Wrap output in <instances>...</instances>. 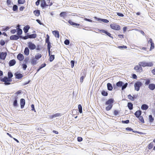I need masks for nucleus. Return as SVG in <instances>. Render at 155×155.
Returning <instances> with one entry per match:
<instances>
[{
    "label": "nucleus",
    "mask_w": 155,
    "mask_h": 155,
    "mask_svg": "<svg viewBox=\"0 0 155 155\" xmlns=\"http://www.w3.org/2000/svg\"><path fill=\"white\" fill-rule=\"evenodd\" d=\"M128 85V83H124L123 81H119L117 82L116 84H114L113 88L114 90H118L119 87H121V90L124 91Z\"/></svg>",
    "instance_id": "obj_1"
},
{
    "label": "nucleus",
    "mask_w": 155,
    "mask_h": 155,
    "mask_svg": "<svg viewBox=\"0 0 155 155\" xmlns=\"http://www.w3.org/2000/svg\"><path fill=\"white\" fill-rule=\"evenodd\" d=\"M114 102V100L113 98H110L106 101L105 102V105H108L105 108L107 111H109L112 108L113 104Z\"/></svg>",
    "instance_id": "obj_2"
},
{
    "label": "nucleus",
    "mask_w": 155,
    "mask_h": 155,
    "mask_svg": "<svg viewBox=\"0 0 155 155\" xmlns=\"http://www.w3.org/2000/svg\"><path fill=\"white\" fill-rule=\"evenodd\" d=\"M0 81L4 82V84L5 85H8L11 84V82L12 81L11 78H8L7 76H4L3 77H1L0 78Z\"/></svg>",
    "instance_id": "obj_3"
},
{
    "label": "nucleus",
    "mask_w": 155,
    "mask_h": 155,
    "mask_svg": "<svg viewBox=\"0 0 155 155\" xmlns=\"http://www.w3.org/2000/svg\"><path fill=\"white\" fill-rule=\"evenodd\" d=\"M37 36V35L35 33H33L31 34H30L29 33L25 34V36H21V37L23 40H26L28 39H34Z\"/></svg>",
    "instance_id": "obj_4"
},
{
    "label": "nucleus",
    "mask_w": 155,
    "mask_h": 155,
    "mask_svg": "<svg viewBox=\"0 0 155 155\" xmlns=\"http://www.w3.org/2000/svg\"><path fill=\"white\" fill-rule=\"evenodd\" d=\"M68 23L71 25L74 26V27H76V28H80L84 27L83 25L74 22L71 20H69Z\"/></svg>",
    "instance_id": "obj_5"
},
{
    "label": "nucleus",
    "mask_w": 155,
    "mask_h": 155,
    "mask_svg": "<svg viewBox=\"0 0 155 155\" xmlns=\"http://www.w3.org/2000/svg\"><path fill=\"white\" fill-rule=\"evenodd\" d=\"M143 84L140 81H137L134 84V87L135 90L138 91H139L140 87L142 86Z\"/></svg>",
    "instance_id": "obj_6"
},
{
    "label": "nucleus",
    "mask_w": 155,
    "mask_h": 155,
    "mask_svg": "<svg viewBox=\"0 0 155 155\" xmlns=\"http://www.w3.org/2000/svg\"><path fill=\"white\" fill-rule=\"evenodd\" d=\"M18 95L15 96L13 98V102L12 105L13 107L16 108L19 107V104L18 103Z\"/></svg>",
    "instance_id": "obj_7"
},
{
    "label": "nucleus",
    "mask_w": 155,
    "mask_h": 155,
    "mask_svg": "<svg viewBox=\"0 0 155 155\" xmlns=\"http://www.w3.org/2000/svg\"><path fill=\"white\" fill-rule=\"evenodd\" d=\"M28 47L31 50H33L36 49V46L31 41L28 42Z\"/></svg>",
    "instance_id": "obj_8"
},
{
    "label": "nucleus",
    "mask_w": 155,
    "mask_h": 155,
    "mask_svg": "<svg viewBox=\"0 0 155 155\" xmlns=\"http://www.w3.org/2000/svg\"><path fill=\"white\" fill-rule=\"evenodd\" d=\"M21 36H18L17 35H13L10 36V39L11 40H17L19 38L20 39H23V38L21 37Z\"/></svg>",
    "instance_id": "obj_9"
},
{
    "label": "nucleus",
    "mask_w": 155,
    "mask_h": 155,
    "mask_svg": "<svg viewBox=\"0 0 155 155\" xmlns=\"http://www.w3.org/2000/svg\"><path fill=\"white\" fill-rule=\"evenodd\" d=\"M110 27L112 29L117 31L120 30V27L119 25L115 24H112L110 25Z\"/></svg>",
    "instance_id": "obj_10"
},
{
    "label": "nucleus",
    "mask_w": 155,
    "mask_h": 155,
    "mask_svg": "<svg viewBox=\"0 0 155 155\" xmlns=\"http://www.w3.org/2000/svg\"><path fill=\"white\" fill-rule=\"evenodd\" d=\"M94 18L97 21H100V22H102L105 23H108L109 22V21L108 20L106 19L97 18L96 16L94 17Z\"/></svg>",
    "instance_id": "obj_11"
},
{
    "label": "nucleus",
    "mask_w": 155,
    "mask_h": 155,
    "mask_svg": "<svg viewBox=\"0 0 155 155\" xmlns=\"http://www.w3.org/2000/svg\"><path fill=\"white\" fill-rule=\"evenodd\" d=\"M150 43V47L149 51H151L155 47L153 41L152 39L151 38H150L149 40L148 41V43L149 44Z\"/></svg>",
    "instance_id": "obj_12"
},
{
    "label": "nucleus",
    "mask_w": 155,
    "mask_h": 155,
    "mask_svg": "<svg viewBox=\"0 0 155 155\" xmlns=\"http://www.w3.org/2000/svg\"><path fill=\"white\" fill-rule=\"evenodd\" d=\"M45 0H41V1L40 6L42 9H44L46 7L49 6L48 4H47Z\"/></svg>",
    "instance_id": "obj_13"
},
{
    "label": "nucleus",
    "mask_w": 155,
    "mask_h": 155,
    "mask_svg": "<svg viewBox=\"0 0 155 155\" xmlns=\"http://www.w3.org/2000/svg\"><path fill=\"white\" fill-rule=\"evenodd\" d=\"M134 69L136 70L137 72L140 73L142 72L143 70L141 66L139 65H136L134 68Z\"/></svg>",
    "instance_id": "obj_14"
},
{
    "label": "nucleus",
    "mask_w": 155,
    "mask_h": 155,
    "mask_svg": "<svg viewBox=\"0 0 155 155\" xmlns=\"http://www.w3.org/2000/svg\"><path fill=\"white\" fill-rule=\"evenodd\" d=\"M7 54V52L6 51L0 52V59L4 60L6 58Z\"/></svg>",
    "instance_id": "obj_15"
},
{
    "label": "nucleus",
    "mask_w": 155,
    "mask_h": 155,
    "mask_svg": "<svg viewBox=\"0 0 155 155\" xmlns=\"http://www.w3.org/2000/svg\"><path fill=\"white\" fill-rule=\"evenodd\" d=\"M14 75L16 78L19 79H21L23 77V74L18 72H15L14 74Z\"/></svg>",
    "instance_id": "obj_16"
},
{
    "label": "nucleus",
    "mask_w": 155,
    "mask_h": 155,
    "mask_svg": "<svg viewBox=\"0 0 155 155\" xmlns=\"http://www.w3.org/2000/svg\"><path fill=\"white\" fill-rule=\"evenodd\" d=\"M25 100L24 98H21L20 100V107L21 109L24 108L25 105Z\"/></svg>",
    "instance_id": "obj_17"
},
{
    "label": "nucleus",
    "mask_w": 155,
    "mask_h": 155,
    "mask_svg": "<svg viewBox=\"0 0 155 155\" xmlns=\"http://www.w3.org/2000/svg\"><path fill=\"white\" fill-rule=\"evenodd\" d=\"M17 58L20 61H22L24 59V56L23 54L19 53L17 55Z\"/></svg>",
    "instance_id": "obj_18"
},
{
    "label": "nucleus",
    "mask_w": 155,
    "mask_h": 155,
    "mask_svg": "<svg viewBox=\"0 0 155 155\" xmlns=\"http://www.w3.org/2000/svg\"><path fill=\"white\" fill-rule=\"evenodd\" d=\"M142 113V112L141 110H138L136 111L135 112V113H134V114L136 117L138 118L139 117L141 116Z\"/></svg>",
    "instance_id": "obj_19"
},
{
    "label": "nucleus",
    "mask_w": 155,
    "mask_h": 155,
    "mask_svg": "<svg viewBox=\"0 0 155 155\" xmlns=\"http://www.w3.org/2000/svg\"><path fill=\"white\" fill-rule=\"evenodd\" d=\"M16 63V61L15 59H13L10 60L8 62V65L9 66L11 67L14 65Z\"/></svg>",
    "instance_id": "obj_20"
},
{
    "label": "nucleus",
    "mask_w": 155,
    "mask_h": 155,
    "mask_svg": "<svg viewBox=\"0 0 155 155\" xmlns=\"http://www.w3.org/2000/svg\"><path fill=\"white\" fill-rule=\"evenodd\" d=\"M86 73L84 72H83L81 73V77L80 79V81L81 83H82L83 82V80L86 77Z\"/></svg>",
    "instance_id": "obj_21"
},
{
    "label": "nucleus",
    "mask_w": 155,
    "mask_h": 155,
    "mask_svg": "<svg viewBox=\"0 0 155 155\" xmlns=\"http://www.w3.org/2000/svg\"><path fill=\"white\" fill-rule=\"evenodd\" d=\"M30 28V27L29 25H27L25 26L23 28V30L25 34L28 33L29 29Z\"/></svg>",
    "instance_id": "obj_22"
},
{
    "label": "nucleus",
    "mask_w": 155,
    "mask_h": 155,
    "mask_svg": "<svg viewBox=\"0 0 155 155\" xmlns=\"http://www.w3.org/2000/svg\"><path fill=\"white\" fill-rule=\"evenodd\" d=\"M67 12H61L59 14L60 17L65 18L67 16Z\"/></svg>",
    "instance_id": "obj_23"
},
{
    "label": "nucleus",
    "mask_w": 155,
    "mask_h": 155,
    "mask_svg": "<svg viewBox=\"0 0 155 155\" xmlns=\"http://www.w3.org/2000/svg\"><path fill=\"white\" fill-rule=\"evenodd\" d=\"M148 88L151 91H153L155 89V84L153 83L150 84L148 85Z\"/></svg>",
    "instance_id": "obj_24"
},
{
    "label": "nucleus",
    "mask_w": 155,
    "mask_h": 155,
    "mask_svg": "<svg viewBox=\"0 0 155 155\" xmlns=\"http://www.w3.org/2000/svg\"><path fill=\"white\" fill-rule=\"evenodd\" d=\"M29 49L28 47H26L25 48L24 50V54L26 56H28L29 54Z\"/></svg>",
    "instance_id": "obj_25"
},
{
    "label": "nucleus",
    "mask_w": 155,
    "mask_h": 155,
    "mask_svg": "<svg viewBox=\"0 0 155 155\" xmlns=\"http://www.w3.org/2000/svg\"><path fill=\"white\" fill-rule=\"evenodd\" d=\"M52 33L55 37L59 38V33L58 31L54 30L53 31H52Z\"/></svg>",
    "instance_id": "obj_26"
},
{
    "label": "nucleus",
    "mask_w": 155,
    "mask_h": 155,
    "mask_svg": "<svg viewBox=\"0 0 155 155\" xmlns=\"http://www.w3.org/2000/svg\"><path fill=\"white\" fill-rule=\"evenodd\" d=\"M107 89L108 91H111L112 90L113 88V86H112V84L110 83H108L107 84Z\"/></svg>",
    "instance_id": "obj_27"
},
{
    "label": "nucleus",
    "mask_w": 155,
    "mask_h": 155,
    "mask_svg": "<svg viewBox=\"0 0 155 155\" xmlns=\"http://www.w3.org/2000/svg\"><path fill=\"white\" fill-rule=\"evenodd\" d=\"M143 80L145 81L144 83L145 86L149 85L150 84L151 79L150 78H146L143 79Z\"/></svg>",
    "instance_id": "obj_28"
},
{
    "label": "nucleus",
    "mask_w": 155,
    "mask_h": 155,
    "mask_svg": "<svg viewBox=\"0 0 155 155\" xmlns=\"http://www.w3.org/2000/svg\"><path fill=\"white\" fill-rule=\"evenodd\" d=\"M148 108V106L147 104H142L141 107V109L143 110H146Z\"/></svg>",
    "instance_id": "obj_29"
},
{
    "label": "nucleus",
    "mask_w": 155,
    "mask_h": 155,
    "mask_svg": "<svg viewBox=\"0 0 155 155\" xmlns=\"http://www.w3.org/2000/svg\"><path fill=\"white\" fill-rule=\"evenodd\" d=\"M103 31L104 32L103 33H104L110 38H112V39H113V37L112 36L111 34L109 32H108L107 30L104 29Z\"/></svg>",
    "instance_id": "obj_30"
},
{
    "label": "nucleus",
    "mask_w": 155,
    "mask_h": 155,
    "mask_svg": "<svg viewBox=\"0 0 155 155\" xmlns=\"http://www.w3.org/2000/svg\"><path fill=\"white\" fill-rule=\"evenodd\" d=\"M120 111L115 110L113 112V114L114 115L117 117L120 116Z\"/></svg>",
    "instance_id": "obj_31"
},
{
    "label": "nucleus",
    "mask_w": 155,
    "mask_h": 155,
    "mask_svg": "<svg viewBox=\"0 0 155 155\" xmlns=\"http://www.w3.org/2000/svg\"><path fill=\"white\" fill-rule=\"evenodd\" d=\"M154 120V118L153 117L152 115L151 114H150L149 116L148 121L151 124L153 122Z\"/></svg>",
    "instance_id": "obj_32"
},
{
    "label": "nucleus",
    "mask_w": 155,
    "mask_h": 155,
    "mask_svg": "<svg viewBox=\"0 0 155 155\" xmlns=\"http://www.w3.org/2000/svg\"><path fill=\"white\" fill-rule=\"evenodd\" d=\"M17 35L18 36L21 35L22 34V29L20 28H17Z\"/></svg>",
    "instance_id": "obj_33"
},
{
    "label": "nucleus",
    "mask_w": 155,
    "mask_h": 155,
    "mask_svg": "<svg viewBox=\"0 0 155 155\" xmlns=\"http://www.w3.org/2000/svg\"><path fill=\"white\" fill-rule=\"evenodd\" d=\"M61 115L60 113H56L53 114H51L50 115L49 117L51 119H52L54 117H58Z\"/></svg>",
    "instance_id": "obj_34"
},
{
    "label": "nucleus",
    "mask_w": 155,
    "mask_h": 155,
    "mask_svg": "<svg viewBox=\"0 0 155 155\" xmlns=\"http://www.w3.org/2000/svg\"><path fill=\"white\" fill-rule=\"evenodd\" d=\"M133 104L130 102H129L127 103V107L128 109L130 110H132L133 109Z\"/></svg>",
    "instance_id": "obj_35"
},
{
    "label": "nucleus",
    "mask_w": 155,
    "mask_h": 155,
    "mask_svg": "<svg viewBox=\"0 0 155 155\" xmlns=\"http://www.w3.org/2000/svg\"><path fill=\"white\" fill-rule=\"evenodd\" d=\"M33 13L36 16H38L40 15V11L39 10H35L33 11Z\"/></svg>",
    "instance_id": "obj_36"
},
{
    "label": "nucleus",
    "mask_w": 155,
    "mask_h": 155,
    "mask_svg": "<svg viewBox=\"0 0 155 155\" xmlns=\"http://www.w3.org/2000/svg\"><path fill=\"white\" fill-rule=\"evenodd\" d=\"M49 58L48 60L50 62H51L53 61L55 58V56L54 54H52L49 56Z\"/></svg>",
    "instance_id": "obj_37"
},
{
    "label": "nucleus",
    "mask_w": 155,
    "mask_h": 155,
    "mask_svg": "<svg viewBox=\"0 0 155 155\" xmlns=\"http://www.w3.org/2000/svg\"><path fill=\"white\" fill-rule=\"evenodd\" d=\"M101 95L104 96H107L108 95L107 91L103 90L101 92Z\"/></svg>",
    "instance_id": "obj_38"
},
{
    "label": "nucleus",
    "mask_w": 155,
    "mask_h": 155,
    "mask_svg": "<svg viewBox=\"0 0 155 155\" xmlns=\"http://www.w3.org/2000/svg\"><path fill=\"white\" fill-rule=\"evenodd\" d=\"M37 60L35 58H33L31 61V64L33 65H35L36 64Z\"/></svg>",
    "instance_id": "obj_39"
},
{
    "label": "nucleus",
    "mask_w": 155,
    "mask_h": 155,
    "mask_svg": "<svg viewBox=\"0 0 155 155\" xmlns=\"http://www.w3.org/2000/svg\"><path fill=\"white\" fill-rule=\"evenodd\" d=\"M138 64L141 66V67H146V61H140L138 63Z\"/></svg>",
    "instance_id": "obj_40"
},
{
    "label": "nucleus",
    "mask_w": 155,
    "mask_h": 155,
    "mask_svg": "<svg viewBox=\"0 0 155 155\" xmlns=\"http://www.w3.org/2000/svg\"><path fill=\"white\" fill-rule=\"evenodd\" d=\"M18 8L16 5H13L12 10L14 12H17L18 11Z\"/></svg>",
    "instance_id": "obj_41"
},
{
    "label": "nucleus",
    "mask_w": 155,
    "mask_h": 155,
    "mask_svg": "<svg viewBox=\"0 0 155 155\" xmlns=\"http://www.w3.org/2000/svg\"><path fill=\"white\" fill-rule=\"evenodd\" d=\"M78 108L79 112L80 114H81L82 113V106L81 104H79L78 105Z\"/></svg>",
    "instance_id": "obj_42"
},
{
    "label": "nucleus",
    "mask_w": 155,
    "mask_h": 155,
    "mask_svg": "<svg viewBox=\"0 0 155 155\" xmlns=\"http://www.w3.org/2000/svg\"><path fill=\"white\" fill-rule=\"evenodd\" d=\"M153 64L152 62H146V67H151L153 66Z\"/></svg>",
    "instance_id": "obj_43"
},
{
    "label": "nucleus",
    "mask_w": 155,
    "mask_h": 155,
    "mask_svg": "<svg viewBox=\"0 0 155 155\" xmlns=\"http://www.w3.org/2000/svg\"><path fill=\"white\" fill-rule=\"evenodd\" d=\"M45 43L47 44V49H51V48L52 47V46L51 45V43L50 42V41L45 42Z\"/></svg>",
    "instance_id": "obj_44"
},
{
    "label": "nucleus",
    "mask_w": 155,
    "mask_h": 155,
    "mask_svg": "<svg viewBox=\"0 0 155 155\" xmlns=\"http://www.w3.org/2000/svg\"><path fill=\"white\" fill-rule=\"evenodd\" d=\"M42 57V55L39 53L35 55V58L37 60H38L39 59L41 58Z\"/></svg>",
    "instance_id": "obj_45"
},
{
    "label": "nucleus",
    "mask_w": 155,
    "mask_h": 155,
    "mask_svg": "<svg viewBox=\"0 0 155 155\" xmlns=\"http://www.w3.org/2000/svg\"><path fill=\"white\" fill-rule=\"evenodd\" d=\"M153 146V142L150 143L148 145L147 147L149 150H150L152 148Z\"/></svg>",
    "instance_id": "obj_46"
},
{
    "label": "nucleus",
    "mask_w": 155,
    "mask_h": 155,
    "mask_svg": "<svg viewBox=\"0 0 155 155\" xmlns=\"http://www.w3.org/2000/svg\"><path fill=\"white\" fill-rule=\"evenodd\" d=\"M42 49V47L40 45L38 44L36 46V49L38 51H40Z\"/></svg>",
    "instance_id": "obj_47"
},
{
    "label": "nucleus",
    "mask_w": 155,
    "mask_h": 155,
    "mask_svg": "<svg viewBox=\"0 0 155 155\" xmlns=\"http://www.w3.org/2000/svg\"><path fill=\"white\" fill-rule=\"evenodd\" d=\"M139 120L142 123H144L145 122L143 119V118L142 116H140L138 118Z\"/></svg>",
    "instance_id": "obj_48"
},
{
    "label": "nucleus",
    "mask_w": 155,
    "mask_h": 155,
    "mask_svg": "<svg viewBox=\"0 0 155 155\" xmlns=\"http://www.w3.org/2000/svg\"><path fill=\"white\" fill-rule=\"evenodd\" d=\"M25 1V0H18V5H21L24 4Z\"/></svg>",
    "instance_id": "obj_49"
},
{
    "label": "nucleus",
    "mask_w": 155,
    "mask_h": 155,
    "mask_svg": "<svg viewBox=\"0 0 155 155\" xmlns=\"http://www.w3.org/2000/svg\"><path fill=\"white\" fill-rule=\"evenodd\" d=\"M29 58L28 57H26L23 61V63L27 64L28 63Z\"/></svg>",
    "instance_id": "obj_50"
},
{
    "label": "nucleus",
    "mask_w": 155,
    "mask_h": 155,
    "mask_svg": "<svg viewBox=\"0 0 155 155\" xmlns=\"http://www.w3.org/2000/svg\"><path fill=\"white\" fill-rule=\"evenodd\" d=\"M13 76V74L11 72H8V78H11Z\"/></svg>",
    "instance_id": "obj_51"
},
{
    "label": "nucleus",
    "mask_w": 155,
    "mask_h": 155,
    "mask_svg": "<svg viewBox=\"0 0 155 155\" xmlns=\"http://www.w3.org/2000/svg\"><path fill=\"white\" fill-rule=\"evenodd\" d=\"M27 64L23 63L22 64V68L24 70H25L27 67Z\"/></svg>",
    "instance_id": "obj_52"
},
{
    "label": "nucleus",
    "mask_w": 155,
    "mask_h": 155,
    "mask_svg": "<svg viewBox=\"0 0 155 155\" xmlns=\"http://www.w3.org/2000/svg\"><path fill=\"white\" fill-rule=\"evenodd\" d=\"M128 98L131 101H134V99H133V97L131 96L130 94H129L127 96Z\"/></svg>",
    "instance_id": "obj_53"
},
{
    "label": "nucleus",
    "mask_w": 155,
    "mask_h": 155,
    "mask_svg": "<svg viewBox=\"0 0 155 155\" xmlns=\"http://www.w3.org/2000/svg\"><path fill=\"white\" fill-rule=\"evenodd\" d=\"M64 43L66 45H69L70 44V41L68 39H66L64 41Z\"/></svg>",
    "instance_id": "obj_54"
},
{
    "label": "nucleus",
    "mask_w": 155,
    "mask_h": 155,
    "mask_svg": "<svg viewBox=\"0 0 155 155\" xmlns=\"http://www.w3.org/2000/svg\"><path fill=\"white\" fill-rule=\"evenodd\" d=\"M75 63V61L74 60H71V61L70 63H71V68H73L74 65V64Z\"/></svg>",
    "instance_id": "obj_55"
},
{
    "label": "nucleus",
    "mask_w": 155,
    "mask_h": 155,
    "mask_svg": "<svg viewBox=\"0 0 155 155\" xmlns=\"http://www.w3.org/2000/svg\"><path fill=\"white\" fill-rule=\"evenodd\" d=\"M117 48L120 49L123 48L126 49L127 48V47L126 46L123 45L122 46H118Z\"/></svg>",
    "instance_id": "obj_56"
},
{
    "label": "nucleus",
    "mask_w": 155,
    "mask_h": 155,
    "mask_svg": "<svg viewBox=\"0 0 155 155\" xmlns=\"http://www.w3.org/2000/svg\"><path fill=\"white\" fill-rule=\"evenodd\" d=\"M117 15L121 17H123L124 16V15L121 12H116Z\"/></svg>",
    "instance_id": "obj_57"
},
{
    "label": "nucleus",
    "mask_w": 155,
    "mask_h": 155,
    "mask_svg": "<svg viewBox=\"0 0 155 155\" xmlns=\"http://www.w3.org/2000/svg\"><path fill=\"white\" fill-rule=\"evenodd\" d=\"M5 44V42L4 40L1 39L0 41V45L2 46H4Z\"/></svg>",
    "instance_id": "obj_58"
},
{
    "label": "nucleus",
    "mask_w": 155,
    "mask_h": 155,
    "mask_svg": "<svg viewBox=\"0 0 155 155\" xmlns=\"http://www.w3.org/2000/svg\"><path fill=\"white\" fill-rule=\"evenodd\" d=\"M9 28L10 27L8 26H6L4 28H3L2 31H6L7 30H8Z\"/></svg>",
    "instance_id": "obj_59"
},
{
    "label": "nucleus",
    "mask_w": 155,
    "mask_h": 155,
    "mask_svg": "<svg viewBox=\"0 0 155 155\" xmlns=\"http://www.w3.org/2000/svg\"><path fill=\"white\" fill-rule=\"evenodd\" d=\"M11 2L10 0H7L6 4L7 6L10 7V5H11Z\"/></svg>",
    "instance_id": "obj_60"
},
{
    "label": "nucleus",
    "mask_w": 155,
    "mask_h": 155,
    "mask_svg": "<svg viewBox=\"0 0 155 155\" xmlns=\"http://www.w3.org/2000/svg\"><path fill=\"white\" fill-rule=\"evenodd\" d=\"M31 110L34 111L35 112H36V110L35 108V105L34 104H32L31 105Z\"/></svg>",
    "instance_id": "obj_61"
},
{
    "label": "nucleus",
    "mask_w": 155,
    "mask_h": 155,
    "mask_svg": "<svg viewBox=\"0 0 155 155\" xmlns=\"http://www.w3.org/2000/svg\"><path fill=\"white\" fill-rule=\"evenodd\" d=\"M84 21H87L88 22H94V21H93V20H92L90 19L85 18H84Z\"/></svg>",
    "instance_id": "obj_62"
},
{
    "label": "nucleus",
    "mask_w": 155,
    "mask_h": 155,
    "mask_svg": "<svg viewBox=\"0 0 155 155\" xmlns=\"http://www.w3.org/2000/svg\"><path fill=\"white\" fill-rule=\"evenodd\" d=\"M129 121H130L129 120H123L122 121V122L123 124H128L129 123Z\"/></svg>",
    "instance_id": "obj_63"
},
{
    "label": "nucleus",
    "mask_w": 155,
    "mask_h": 155,
    "mask_svg": "<svg viewBox=\"0 0 155 155\" xmlns=\"http://www.w3.org/2000/svg\"><path fill=\"white\" fill-rule=\"evenodd\" d=\"M50 39V37L47 34L46 35V38L45 39V42H47V41H50L49 40Z\"/></svg>",
    "instance_id": "obj_64"
}]
</instances>
